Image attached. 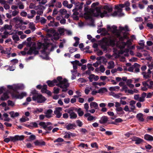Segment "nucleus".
Instances as JSON below:
<instances>
[{"instance_id":"obj_1","label":"nucleus","mask_w":153,"mask_h":153,"mask_svg":"<svg viewBox=\"0 0 153 153\" xmlns=\"http://www.w3.org/2000/svg\"><path fill=\"white\" fill-rule=\"evenodd\" d=\"M113 29L112 31L114 34V37L110 38L108 40L109 45L113 46L116 44L117 46L120 47V48H124L126 45L129 46L131 44V40H128L126 42H123L125 39L127 38V36L125 35L123 36L120 35V33L118 32L117 29V27L113 26L112 27Z\"/></svg>"},{"instance_id":"obj_2","label":"nucleus","mask_w":153,"mask_h":153,"mask_svg":"<svg viewBox=\"0 0 153 153\" xmlns=\"http://www.w3.org/2000/svg\"><path fill=\"white\" fill-rule=\"evenodd\" d=\"M103 8L104 10L102 11L101 10L100 7H96L92 10L91 13L90 12H85L84 14V17L86 19H89L91 18L92 15L95 16H100L101 18L110 16L109 14L112 11V7L105 5Z\"/></svg>"},{"instance_id":"obj_3","label":"nucleus","mask_w":153,"mask_h":153,"mask_svg":"<svg viewBox=\"0 0 153 153\" xmlns=\"http://www.w3.org/2000/svg\"><path fill=\"white\" fill-rule=\"evenodd\" d=\"M43 29L46 32V36H44L43 35H41V37L42 38L41 40L42 42H37V48L38 49L41 48L43 49L41 51L42 54L41 57H42L43 59L48 60V54L45 51V50L47 49L48 48V28H45Z\"/></svg>"},{"instance_id":"obj_4","label":"nucleus","mask_w":153,"mask_h":153,"mask_svg":"<svg viewBox=\"0 0 153 153\" xmlns=\"http://www.w3.org/2000/svg\"><path fill=\"white\" fill-rule=\"evenodd\" d=\"M56 85L62 89V91L66 92L67 88L69 87V84L68 80L66 79H62V77L59 76L57 77L56 79H54L52 81L48 80V86L52 87Z\"/></svg>"},{"instance_id":"obj_5","label":"nucleus","mask_w":153,"mask_h":153,"mask_svg":"<svg viewBox=\"0 0 153 153\" xmlns=\"http://www.w3.org/2000/svg\"><path fill=\"white\" fill-rule=\"evenodd\" d=\"M32 42H30L28 43L27 44V46L30 47L27 53L30 55H32V53H33L35 55H37L38 54L39 51L36 50H39L37 48V47H36L35 46L36 43L35 42H33V44H32L33 46L31 47L32 45Z\"/></svg>"},{"instance_id":"obj_6","label":"nucleus","mask_w":153,"mask_h":153,"mask_svg":"<svg viewBox=\"0 0 153 153\" xmlns=\"http://www.w3.org/2000/svg\"><path fill=\"white\" fill-rule=\"evenodd\" d=\"M53 35L52 40H56L59 38V33L56 31L55 30L52 28L48 29V37Z\"/></svg>"},{"instance_id":"obj_7","label":"nucleus","mask_w":153,"mask_h":153,"mask_svg":"<svg viewBox=\"0 0 153 153\" xmlns=\"http://www.w3.org/2000/svg\"><path fill=\"white\" fill-rule=\"evenodd\" d=\"M24 136L23 135L19 136L16 135L14 137H10V138H6L4 139V141L6 143H8L10 141L15 142L18 140H21L24 139Z\"/></svg>"},{"instance_id":"obj_8","label":"nucleus","mask_w":153,"mask_h":153,"mask_svg":"<svg viewBox=\"0 0 153 153\" xmlns=\"http://www.w3.org/2000/svg\"><path fill=\"white\" fill-rule=\"evenodd\" d=\"M11 96L13 98H15L16 99L22 98L24 97L27 96V94L25 92H22L19 94V92L16 91H13L11 93Z\"/></svg>"},{"instance_id":"obj_9","label":"nucleus","mask_w":153,"mask_h":153,"mask_svg":"<svg viewBox=\"0 0 153 153\" xmlns=\"http://www.w3.org/2000/svg\"><path fill=\"white\" fill-rule=\"evenodd\" d=\"M75 110L74 107H71L65 110V111L68 113L70 114L71 119H75L77 117V114L73 111Z\"/></svg>"},{"instance_id":"obj_10","label":"nucleus","mask_w":153,"mask_h":153,"mask_svg":"<svg viewBox=\"0 0 153 153\" xmlns=\"http://www.w3.org/2000/svg\"><path fill=\"white\" fill-rule=\"evenodd\" d=\"M115 8L117 10V11H115L111 15L113 16H121L124 15V14L122 12V9L120 8L117 6H115Z\"/></svg>"},{"instance_id":"obj_11","label":"nucleus","mask_w":153,"mask_h":153,"mask_svg":"<svg viewBox=\"0 0 153 153\" xmlns=\"http://www.w3.org/2000/svg\"><path fill=\"white\" fill-rule=\"evenodd\" d=\"M33 100H36L38 102L42 103L45 101V98L41 94H38L37 95L33 96Z\"/></svg>"},{"instance_id":"obj_12","label":"nucleus","mask_w":153,"mask_h":153,"mask_svg":"<svg viewBox=\"0 0 153 153\" xmlns=\"http://www.w3.org/2000/svg\"><path fill=\"white\" fill-rule=\"evenodd\" d=\"M62 108L61 107H57L56 108L55 110L54 111V113L56 115V117L57 118L60 117L62 115Z\"/></svg>"},{"instance_id":"obj_13","label":"nucleus","mask_w":153,"mask_h":153,"mask_svg":"<svg viewBox=\"0 0 153 153\" xmlns=\"http://www.w3.org/2000/svg\"><path fill=\"white\" fill-rule=\"evenodd\" d=\"M131 139L132 141L135 142V144L137 145L141 144L144 142L143 139L135 136L133 137Z\"/></svg>"},{"instance_id":"obj_14","label":"nucleus","mask_w":153,"mask_h":153,"mask_svg":"<svg viewBox=\"0 0 153 153\" xmlns=\"http://www.w3.org/2000/svg\"><path fill=\"white\" fill-rule=\"evenodd\" d=\"M12 26L11 25L6 24L3 27L0 29V31L3 32L4 31H6L7 30H11L12 29Z\"/></svg>"},{"instance_id":"obj_15","label":"nucleus","mask_w":153,"mask_h":153,"mask_svg":"<svg viewBox=\"0 0 153 153\" xmlns=\"http://www.w3.org/2000/svg\"><path fill=\"white\" fill-rule=\"evenodd\" d=\"M149 80L143 81L142 82V85L143 86H141V90L143 91H146L149 88V85L148 82Z\"/></svg>"},{"instance_id":"obj_16","label":"nucleus","mask_w":153,"mask_h":153,"mask_svg":"<svg viewBox=\"0 0 153 153\" xmlns=\"http://www.w3.org/2000/svg\"><path fill=\"white\" fill-rule=\"evenodd\" d=\"M0 3L4 5V7L5 10H7L10 9V6L8 4V2L7 1L4 0H0Z\"/></svg>"},{"instance_id":"obj_17","label":"nucleus","mask_w":153,"mask_h":153,"mask_svg":"<svg viewBox=\"0 0 153 153\" xmlns=\"http://www.w3.org/2000/svg\"><path fill=\"white\" fill-rule=\"evenodd\" d=\"M101 48L104 51H105V52H109L110 51L108 45L106 43H103L101 45Z\"/></svg>"},{"instance_id":"obj_18","label":"nucleus","mask_w":153,"mask_h":153,"mask_svg":"<svg viewBox=\"0 0 153 153\" xmlns=\"http://www.w3.org/2000/svg\"><path fill=\"white\" fill-rule=\"evenodd\" d=\"M12 21L13 22H15L16 24H18L19 25L20 24H22L23 22V20L19 17L14 18L12 19Z\"/></svg>"},{"instance_id":"obj_19","label":"nucleus","mask_w":153,"mask_h":153,"mask_svg":"<svg viewBox=\"0 0 153 153\" xmlns=\"http://www.w3.org/2000/svg\"><path fill=\"white\" fill-rule=\"evenodd\" d=\"M88 79L90 81L92 82L93 81V79L95 81H97L99 79V77L98 76L95 75L93 74H91L89 75Z\"/></svg>"},{"instance_id":"obj_20","label":"nucleus","mask_w":153,"mask_h":153,"mask_svg":"<svg viewBox=\"0 0 153 153\" xmlns=\"http://www.w3.org/2000/svg\"><path fill=\"white\" fill-rule=\"evenodd\" d=\"M90 105L91 108H94L96 109H99L98 104L96 102H91Z\"/></svg>"},{"instance_id":"obj_21","label":"nucleus","mask_w":153,"mask_h":153,"mask_svg":"<svg viewBox=\"0 0 153 153\" xmlns=\"http://www.w3.org/2000/svg\"><path fill=\"white\" fill-rule=\"evenodd\" d=\"M108 117L105 116L102 117L99 120L100 123L101 124H104L106 123L108 121Z\"/></svg>"},{"instance_id":"obj_22","label":"nucleus","mask_w":153,"mask_h":153,"mask_svg":"<svg viewBox=\"0 0 153 153\" xmlns=\"http://www.w3.org/2000/svg\"><path fill=\"white\" fill-rule=\"evenodd\" d=\"M136 118L140 121L143 122L144 120L143 118V115L141 113L137 114L136 116Z\"/></svg>"},{"instance_id":"obj_23","label":"nucleus","mask_w":153,"mask_h":153,"mask_svg":"<svg viewBox=\"0 0 153 153\" xmlns=\"http://www.w3.org/2000/svg\"><path fill=\"white\" fill-rule=\"evenodd\" d=\"M62 4L64 6L69 9L71 8L73 6L72 4H68V2L67 0L64 1L62 2Z\"/></svg>"},{"instance_id":"obj_24","label":"nucleus","mask_w":153,"mask_h":153,"mask_svg":"<svg viewBox=\"0 0 153 153\" xmlns=\"http://www.w3.org/2000/svg\"><path fill=\"white\" fill-rule=\"evenodd\" d=\"M76 127V126L75 124L69 123L65 125V127L68 130H70L73 129L74 127Z\"/></svg>"},{"instance_id":"obj_25","label":"nucleus","mask_w":153,"mask_h":153,"mask_svg":"<svg viewBox=\"0 0 153 153\" xmlns=\"http://www.w3.org/2000/svg\"><path fill=\"white\" fill-rule=\"evenodd\" d=\"M144 138L148 141H152L153 140V137L148 134H145L144 136Z\"/></svg>"},{"instance_id":"obj_26","label":"nucleus","mask_w":153,"mask_h":153,"mask_svg":"<svg viewBox=\"0 0 153 153\" xmlns=\"http://www.w3.org/2000/svg\"><path fill=\"white\" fill-rule=\"evenodd\" d=\"M35 145L36 146H42L45 145V142L44 141H40L38 140H36L34 142Z\"/></svg>"},{"instance_id":"obj_27","label":"nucleus","mask_w":153,"mask_h":153,"mask_svg":"<svg viewBox=\"0 0 153 153\" xmlns=\"http://www.w3.org/2000/svg\"><path fill=\"white\" fill-rule=\"evenodd\" d=\"M120 89V87L118 86H116L110 87L109 88V90L110 91H118Z\"/></svg>"},{"instance_id":"obj_28","label":"nucleus","mask_w":153,"mask_h":153,"mask_svg":"<svg viewBox=\"0 0 153 153\" xmlns=\"http://www.w3.org/2000/svg\"><path fill=\"white\" fill-rule=\"evenodd\" d=\"M58 31L59 33V36L62 35L64 34V32L65 31V29L63 28L59 27L58 28Z\"/></svg>"},{"instance_id":"obj_29","label":"nucleus","mask_w":153,"mask_h":153,"mask_svg":"<svg viewBox=\"0 0 153 153\" xmlns=\"http://www.w3.org/2000/svg\"><path fill=\"white\" fill-rule=\"evenodd\" d=\"M24 88V86L23 85H17L15 86V91L18 90H23Z\"/></svg>"},{"instance_id":"obj_30","label":"nucleus","mask_w":153,"mask_h":153,"mask_svg":"<svg viewBox=\"0 0 153 153\" xmlns=\"http://www.w3.org/2000/svg\"><path fill=\"white\" fill-rule=\"evenodd\" d=\"M136 66H139V65L136 63H135L134 65L132 66L129 67L128 69V70L130 72H133L134 67Z\"/></svg>"},{"instance_id":"obj_31","label":"nucleus","mask_w":153,"mask_h":153,"mask_svg":"<svg viewBox=\"0 0 153 153\" xmlns=\"http://www.w3.org/2000/svg\"><path fill=\"white\" fill-rule=\"evenodd\" d=\"M114 67V62L113 61H110L108 63L107 68L108 69H111Z\"/></svg>"},{"instance_id":"obj_32","label":"nucleus","mask_w":153,"mask_h":153,"mask_svg":"<svg viewBox=\"0 0 153 153\" xmlns=\"http://www.w3.org/2000/svg\"><path fill=\"white\" fill-rule=\"evenodd\" d=\"M9 114H10L11 117L13 118L18 117L19 115V114L18 113L16 112L14 113V112L13 111H12L10 112Z\"/></svg>"},{"instance_id":"obj_33","label":"nucleus","mask_w":153,"mask_h":153,"mask_svg":"<svg viewBox=\"0 0 153 153\" xmlns=\"http://www.w3.org/2000/svg\"><path fill=\"white\" fill-rule=\"evenodd\" d=\"M56 47V45L55 44H50L48 43V48H51L50 51H52Z\"/></svg>"},{"instance_id":"obj_34","label":"nucleus","mask_w":153,"mask_h":153,"mask_svg":"<svg viewBox=\"0 0 153 153\" xmlns=\"http://www.w3.org/2000/svg\"><path fill=\"white\" fill-rule=\"evenodd\" d=\"M13 34H9L8 32L7 31H4V35H1V37L2 39H5L8 37L9 35H11Z\"/></svg>"},{"instance_id":"obj_35","label":"nucleus","mask_w":153,"mask_h":153,"mask_svg":"<svg viewBox=\"0 0 153 153\" xmlns=\"http://www.w3.org/2000/svg\"><path fill=\"white\" fill-rule=\"evenodd\" d=\"M9 98L8 96L7 93H4L3 95L1 98V99L2 100H7Z\"/></svg>"},{"instance_id":"obj_36","label":"nucleus","mask_w":153,"mask_h":153,"mask_svg":"<svg viewBox=\"0 0 153 153\" xmlns=\"http://www.w3.org/2000/svg\"><path fill=\"white\" fill-rule=\"evenodd\" d=\"M29 28H30L33 31L35 30L36 29L35 25L33 22L30 23L29 25Z\"/></svg>"},{"instance_id":"obj_37","label":"nucleus","mask_w":153,"mask_h":153,"mask_svg":"<svg viewBox=\"0 0 153 153\" xmlns=\"http://www.w3.org/2000/svg\"><path fill=\"white\" fill-rule=\"evenodd\" d=\"M107 90L106 88H102L99 89L98 91V93H104L105 92H107Z\"/></svg>"},{"instance_id":"obj_38","label":"nucleus","mask_w":153,"mask_h":153,"mask_svg":"<svg viewBox=\"0 0 153 153\" xmlns=\"http://www.w3.org/2000/svg\"><path fill=\"white\" fill-rule=\"evenodd\" d=\"M142 74L143 75V77L145 79L149 78L151 76L150 75L145 72H143L142 73Z\"/></svg>"},{"instance_id":"obj_39","label":"nucleus","mask_w":153,"mask_h":153,"mask_svg":"<svg viewBox=\"0 0 153 153\" xmlns=\"http://www.w3.org/2000/svg\"><path fill=\"white\" fill-rule=\"evenodd\" d=\"M47 85H43V86L41 88V92L43 93H45L48 94V93L47 92Z\"/></svg>"},{"instance_id":"obj_40","label":"nucleus","mask_w":153,"mask_h":153,"mask_svg":"<svg viewBox=\"0 0 153 153\" xmlns=\"http://www.w3.org/2000/svg\"><path fill=\"white\" fill-rule=\"evenodd\" d=\"M77 111L79 116L80 117L82 116L84 114L83 111L81 110V108H79L77 109Z\"/></svg>"},{"instance_id":"obj_41","label":"nucleus","mask_w":153,"mask_h":153,"mask_svg":"<svg viewBox=\"0 0 153 153\" xmlns=\"http://www.w3.org/2000/svg\"><path fill=\"white\" fill-rule=\"evenodd\" d=\"M39 124L40 126L42 127L44 129H45L47 128V125L45 122H41L39 123Z\"/></svg>"},{"instance_id":"obj_42","label":"nucleus","mask_w":153,"mask_h":153,"mask_svg":"<svg viewBox=\"0 0 153 153\" xmlns=\"http://www.w3.org/2000/svg\"><path fill=\"white\" fill-rule=\"evenodd\" d=\"M59 12L62 15H64L65 14L67 13V10L64 9H60L59 11Z\"/></svg>"},{"instance_id":"obj_43","label":"nucleus","mask_w":153,"mask_h":153,"mask_svg":"<svg viewBox=\"0 0 153 153\" xmlns=\"http://www.w3.org/2000/svg\"><path fill=\"white\" fill-rule=\"evenodd\" d=\"M13 40L16 42L17 41L19 40L20 39L18 36L17 35H14L12 36Z\"/></svg>"},{"instance_id":"obj_44","label":"nucleus","mask_w":153,"mask_h":153,"mask_svg":"<svg viewBox=\"0 0 153 153\" xmlns=\"http://www.w3.org/2000/svg\"><path fill=\"white\" fill-rule=\"evenodd\" d=\"M77 5H76V6L77 7V8L79 9H81L83 7V5L84 4V3L83 2H81L80 3H77Z\"/></svg>"},{"instance_id":"obj_45","label":"nucleus","mask_w":153,"mask_h":153,"mask_svg":"<svg viewBox=\"0 0 153 153\" xmlns=\"http://www.w3.org/2000/svg\"><path fill=\"white\" fill-rule=\"evenodd\" d=\"M19 13V10H14L12 12V15L13 16H15L18 14Z\"/></svg>"},{"instance_id":"obj_46","label":"nucleus","mask_w":153,"mask_h":153,"mask_svg":"<svg viewBox=\"0 0 153 153\" xmlns=\"http://www.w3.org/2000/svg\"><path fill=\"white\" fill-rule=\"evenodd\" d=\"M112 95L113 97L117 99L119 98L122 95L121 93L116 94L114 93H113Z\"/></svg>"},{"instance_id":"obj_47","label":"nucleus","mask_w":153,"mask_h":153,"mask_svg":"<svg viewBox=\"0 0 153 153\" xmlns=\"http://www.w3.org/2000/svg\"><path fill=\"white\" fill-rule=\"evenodd\" d=\"M18 5L19 6V7L20 9H23L24 8V5L23 3L21 2H19L18 4Z\"/></svg>"},{"instance_id":"obj_48","label":"nucleus","mask_w":153,"mask_h":153,"mask_svg":"<svg viewBox=\"0 0 153 153\" xmlns=\"http://www.w3.org/2000/svg\"><path fill=\"white\" fill-rule=\"evenodd\" d=\"M60 90L59 88L55 87L53 88V93L55 94H58L59 93Z\"/></svg>"},{"instance_id":"obj_49","label":"nucleus","mask_w":153,"mask_h":153,"mask_svg":"<svg viewBox=\"0 0 153 153\" xmlns=\"http://www.w3.org/2000/svg\"><path fill=\"white\" fill-rule=\"evenodd\" d=\"M87 67L88 69L89 70L93 71L94 70V68L92 66V65L91 64H88L87 65Z\"/></svg>"},{"instance_id":"obj_50","label":"nucleus","mask_w":153,"mask_h":153,"mask_svg":"<svg viewBox=\"0 0 153 153\" xmlns=\"http://www.w3.org/2000/svg\"><path fill=\"white\" fill-rule=\"evenodd\" d=\"M96 119L95 117H93L92 116L90 115L87 118V120L88 121H91L93 120H95Z\"/></svg>"},{"instance_id":"obj_51","label":"nucleus","mask_w":153,"mask_h":153,"mask_svg":"<svg viewBox=\"0 0 153 153\" xmlns=\"http://www.w3.org/2000/svg\"><path fill=\"white\" fill-rule=\"evenodd\" d=\"M64 138H70V132H65Z\"/></svg>"},{"instance_id":"obj_52","label":"nucleus","mask_w":153,"mask_h":153,"mask_svg":"<svg viewBox=\"0 0 153 153\" xmlns=\"http://www.w3.org/2000/svg\"><path fill=\"white\" fill-rule=\"evenodd\" d=\"M76 123L77 125L80 127H82L83 125L82 123L80 120H76Z\"/></svg>"},{"instance_id":"obj_53","label":"nucleus","mask_w":153,"mask_h":153,"mask_svg":"<svg viewBox=\"0 0 153 153\" xmlns=\"http://www.w3.org/2000/svg\"><path fill=\"white\" fill-rule=\"evenodd\" d=\"M42 109L41 108L38 109L37 108L36 109L33 111V113L34 114H38L39 112H42Z\"/></svg>"},{"instance_id":"obj_54","label":"nucleus","mask_w":153,"mask_h":153,"mask_svg":"<svg viewBox=\"0 0 153 153\" xmlns=\"http://www.w3.org/2000/svg\"><path fill=\"white\" fill-rule=\"evenodd\" d=\"M64 140L63 139L61 138H58L57 139H56L55 140H54V143L56 142H62L64 141Z\"/></svg>"},{"instance_id":"obj_55","label":"nucleus","mask_w":153,"mask_h":153,"mask_svg":"<svg viewBox=\"0 0 153 153\" xmlns=\"http://www.w3.org/2000/svg\"><path fill=\"white\" fill-rule=\"evenodd\" d=\"M84 108L86 111H87V112L88 111L89 107V105H88V103H86L84 104Z\"/></svg>"},{"instance_id":"obj_56","label":"nucleus","mask_w":153,"mask_h":153,"mask_svg":"<svg viewBox=\"0 0 153 153\" xmlns=\"http://www.w3.org/2000/svg\"><path fill=\"white\" fill-rule=\"evenodd\" d=\"M3 116L5 117L6 118V119L4 120L5 121H9L10 120L9 118L8 117V115L7 114V113H4L3 114Z\"/></svg>"},{"instance_id":"obj_57","label":"nucleus","mask_w":153,"mask_h":153,"mask_svg":"<svg viewBox=\"0 0 153 153\" xmlns=\"http://www.w3.org/2000/svg\"><path fill=\"white\" fill-rule=\"evenodd\" d=\"M149 88L150 89H152V86H153V81H150L149 80Z\"/></svg>"},{"instance_id":"obj_58","label":"nucleus","mask_w":153,"mask_h":153,"mask_svg":"<svg viewBox=\"0 0 153 153\" xmlns=\"http://www.w3.org/2000/svg\"><path fill=\"white\" fill-rule=\"evenodd\" d=\"M77 50L76 48H71L69 50V52L71 53H73L74 52L76 51Z\"/></svg>"},{"instance_id":"obj_59","label":"nucleus","mask_w":153,"mask_h":153,"mask_svg":"<svg viewBox=\"0 0 153 153\" xmlns=\"http://www.w3.org/2000/svg\"><path fill=\"white\" fill-rule=\"evenodd\" d=\"M100 70L101 72L103 73L105 70V68L103 65H101L100 67Z\"/></svg>"},{"instance_id":"obj_60","label":"nucleus","mask_w":153,"mask_h":153,"mask_svg":"<svg viewBox=\"0 0 153 153\" xmlns=\"http://www.w3.org/2000/svg\"><path fill=\"white\" fill-rule=\"evenodd\" d=\"M56 0H51V4H48V7H53L54 6V5L53 3L55 2H56Z\"/></svg>"},{"instance_id":"obj_61","label":"nucleus","mask_w":153,"mask_h":153,"mask_svg":"<svg viewBox=\"0 0 153 153\" xmlns=\"http://www.w3.org/2000/svg\"><path fill=\"white\" fill-rule=\"evenodd\" d=\"M115 110L117 111V112H119L123 111L122 108L121 107H119L117 108H116Z\"/></svg>"},{"instance_id":"obj_62","label":"nucleus","mask_w":153,"mask_h":153,"mask_svg":"<svg viewBox=\"0 0 153 153\" xmlns=\"http://www.w3.org/2000/svg\"><path fill=\"white\" fill-rule=\"evenodd\" d=\"M54 21L53 19H52V20L50 21V22L48 23V26H54Z\"/></svg>"},{"instance_id":"obj_63","label":"nucleus","mask_w":153,"mask_h":153,"mask_svg":"<svg viewBox=\"0 0 153 153\" xmlns=\"http://www.w3.org/2000/svg\"><path fill=\"white\" fill-rule=\"evenodd\" d=\"M147 26L150 29H152L153 28V25L151 23H147Z\"/></svg>"},{"instance_id":"obj_64","label":"nucleus","mask_w":153,"mask_h":153,"mask_svg":"<svg viewBox=\"0 0 153 153\" xmlns=\"http://www.w3.org/2000/svg\"><path fill=\"white\" fill-rule=\"evenodd\" d=\"M46 21L47 20L44 18L42 17L41 18L40 22L42 24H44L46 22Z\"/></svg>"}]
</instances>
